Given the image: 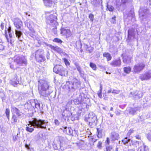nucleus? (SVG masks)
<instances>
[{
  "label": "nucleus",
  "mask_w": 151,
  "mask_h": 151,
  "mask_svg": "<svg viewBox=\"0 0 151 151\" xmlns=\"http://www.w3.org/2000/svg\"><path fill=\"white\" fill-rule=\"evenodd\" d=\"M87 119L89 124L94 123L97 121L96 117L95 116V114L92 112L88 114Z\"/></svg>",
  "instance_id": "obj_10"
},
{
  "label": "nucleus",
  "mask_w": 151,
  "mask_h": 151,
  "mask_svg": "<svg viewBox=\"0 0 151 151\" xmlns=\"http://www.w3.org/2000/svg\"><path fill=\"white\" fill-rule=\"evenodd\" d=\"M131 94L134 98L139 99L142 97V92L140 91H136L134 93L131 92Z\"/></svg>",
  "instance_id": "obj_12"
},
{
  "label": "nucleus",
  "mask_w": 151,
  "mask_h": 151,
  "mask_svg": "<svg viewBox=\"0 0 151 151\" xmlns=\"http://www.w3.org/2000/svg\"><path fill=\"white\" fill-rule=\"evenodd\" d=\"M78 72L81 76H83V75L84 72L82 70H80Z\"/></svg>",
  "instance_id": "obj_56"
},
{
  "label": "nucleus",
  "mask_w": 151,
  "mask_h": 151,
  "mask_svg": "<svg viewBox=\"0 0 151 151\" xmlns=\"http://www.w3.org/2000/svg\"><path fill=\"white\" fill-rule=\"evenodd\" d=\"M63 31L67 36L68 37L70 35L71 32L69 29H65Z\"/></svg>",
  "instance_id": "obj_35"
},
{
  "label": "nucleus",
  "mask_w": 151,
  "mask_h": 151,
  "mask_svg": "<svg viewBox=\"0 0 151 151\" xmlns=\"http://www.w3.org/2000/svg\"><path fill=\"white\" fill-rule=\"evenodd\" d=\"M10 110L8 109H6L5 111L6 115L9 120V119Z\"/></svg>",
  "instance_id": "obj_37"
},
{
  "label": "nucleus",
  "mask_w": 151,
  "mask_h": 151,
  "mask_svg": "<svg viewBox=\"0 0 151 151\" xmlns=\"http://www.w3.org/2000/svg\"><path fill=\"white\" fill-rule=\"evenodd\" d=\"M121 111L119 110H117L115 111V114L116 115H119L121 114Z\"/></svg>",
  "instance_id": "obj_48"
},
{
  "label": "nucleus",
  "mask_w": 151,
  "mask_h": 151,
  "mask_svg": "<svg viewBox=\"0 0 151 151\" xmlns=\"http://www.w3.org/2000/svg\"><path fill=\"white\" fill-rule=\"evenodd\" d=\"M59 73V74L62 76H66L68 74L67 70L63 66L62 68L61 69Z\"/></svg>",
  "instance_id": "obj_23"
},
{
  "label": "nucleus",
  "mask_w": 151,
  "mask_h": 151,
  "mask_svg": "<svg viewBox=\"0 0 151 151\" xmlns=\"http://www.w3.org/2000/svg\"><path fill=\"white\" fill-rule=\"evenodd\" d=\"M120 91L119 90H113L112 91V93L115 94H118L120 92Z\"/></svg>",
  "instance_id": "obj_47"
},
{
  "label": "nucleus",
  "mask_w": 151,
  "mask_h": 151,
  "mask_svg": "<svg viewBox=\"0 0 151 151\" xmlns=\"http://www.w3.org/2000/svg\"><path fill=\"white\" fill-rule=\"evenodd\" d=\"M2 44V40L0 39V50H3L4 49V46Z\"/></svg>",
  "instance_id": "obj_43"
},
{
  "label": "nucleus",
  "mask_w": 151,
  "mask_h": 151,
  "mask_svg": "<svg viewBox=\"0 0 151 151\" xmlns=\"http://www.w3.org/2000/svg\"><path fill=\"white\" fill-rule=\"evenodd\" d=\"M63 132H66L68 134H70L72 133V130L70 128L65 127H64Z\"/></svg>",
  "instance_id": "obj_26"
},
{
  "label": "nucleus",
  "mask_w": 151,
  "mask_h": 151,
  "mask_svg": "<svg viewBox=\"0 0 151 151\" xmlns=\"http://www.w3.org/2000/svg\"><path fill=\"white\" fill-rule=\"evenodd\" d=\"M115 16H114L111 19V22L113 23H114L115 22Z\"/></svg>",
  "instance_id": "obj_52"
},
{
  "label": "nucleus",
  "mask_w": 151,
  "mask_h": 151,
  "mask_svg": "<svg viewBox=\"0 0 151 151\" xmlns=\"http://www.w3.org/2000/svg\"><path fill=\"white\" fill-rule=\"evenodd\" d=\"M39 82L40 83L38 86L39 92L48 90L49 86L46 83L42 81H39Z\"/></svg>",
  "instance_id": "obj_7"
},
{
  "label": "nucleus",
  "mask_w": 151,
  "mask_h": 151,
  "mask_svg": "<svg viewBox=\"0 0 151 151\" xmlns=\"http://www.w3.org/2000/svg\"><path fill=\"white\" fill-rule=\"evenodd\" d=\"M135 144L136 147H137V145H140L139 148V151H149L148 147L145 145L142 142L136 141L135 142Z\"/></svg>",
  "instance_id": "obj_8"
},
{
  "label": "nucleus",
  "mask_w": 151,
  "mask_h": 151,
  "mask_svg": "<svg viewBox=\"0 0 151 151\" xmlns=\"http://www.w3.org/2000/svg\"><path fill=\"white\" fill-rule=\"evenodd\" d=\"M103 56L106 58L108 61L110 60L111 59V57L110 54L108 53H104L103 54Z\"/></svg>",
  "instance_id": "obj_28"
},
{
  "label": "nucleus",
  "mask_w": 151,
  "mask_h": 151,
  "mask_svg": "<svg viewBox=\"0 0 151 151\" xmlns=\"http://www.w3.org/2000/svg\"><path fill=\"white\" fill-rule=\"evenodd\" d=\"M54 42H55L61 44L62 42V41L60 39L58 38H55L53 40Z\"/></svg>",
  "instance_id": "obj_39"
},
{
  "label": "nucleus",
  "mask_w": 151,
  "mask_h": 151,
  "mask_svg": "<svg viewBox=\"0 0 151 151\" xmlns=\"http://www.w3.org/2000/svg\"><path fill=\"white\" fill-rule=\"evenodd\" d=\"M13 139L14 141H15L17 140V137L16 135L13 136Z\"/></svg>",
  "instance_id": "obj_60"
},
{
  "label": "nucleus",
  "mask_w": 151,
  "mask_h": 151,
  "mask_svg": "<svg viewBox=\"0 0 151 151\" xmlns=\"http://www.w3.org/2000/svg\"><path fill=\"white\" fill-rule=\"evenodd\" d=\"M139 78L142 81H145L150 79L151 78V71H149L144 73L140 74Z\"/></svg>",
  "instance_id": "obj_9"
},
{
  "label": "nucleus",
  "mask_w": 151,
  "mask_h": 151,
  "mask_svg": "<svg viewBox=\"0 0 151 151\" xmlns=\"http://www.w3.org/2000/svg\"><path fill=\"white\" fill-rule=\"evenodd\" d=\"M97 131L98 137L99 138H101L103 136V129L101 128H97Z\"/></svg>",
  "instance_id": "obj_24"
},
{
  "label": "nucleus",
  "mask_w": 151,
  "mask_h": 151,
  "mask_svg": "<svg viewBox=\"0 0 151 151\" xmlns=\"http://www.w3.org/2000/svg\"><path fill=\"white\" fill-rule=\"evenodd\" d=\"M27 26L32 33H35V31L33 29L34 27V24L32 21H30L29 22H27Z\"/></svg>",
  "instance_id": "obj_14"
},
{
  "label": "nucleus",
  "mask_w": 151,
  "mask_h": 151,
  "mask_svg": "<svg viewBox=\"0 0 151 151\" xmlns=\"http://www.w3.org/2000/svg\"><path fill=\"white\" fill-rule=\"evenodd\" d=\"M15 34L16 37L18 38V40L21 41L22 39V33L19 30H15Z\"/></svg>",
  "instance_id": "obj_18"
},
{
  "label": "nucleus",
  "mask_w": 151,
  "mask_h": 151,
  "mask_svg": "<svg viewBox=\"0 0 151 151\" xmlns=\"http://www.w3.org/2000/svg\"><path fill=\"white\" fill-rule=\"evenodd\" d=\"M123 62H124V63H129V62L127 61V59L126 57H123Z\"/></svg>",
  "instance_id": "obj_50"
},
{
  "label": "nucleus",
  "mask_w": 151,
  "mask_h": 151,
  "mask_svg": "<svg viewBox=\"0 0 151 151\" xmlns=\"http://www.w3.org/2000/svg\"><path fill=\"white\" fill-rule=\"evenodd\" d=\"M85 48L87 51H88L89 53H91L93 51V48L91 47H89L87 45H85Z\"/></svg>",
  "instance_id": "obj_33"
},
{
  "label": "nucleus",
  "mask_w": 151,
  "mask_h": 151,
  "mask_svg": "<svg viewBox=\"0 0 151 151\" xmlns=\"http://www.w3.org/2000/svg\"><path fill=\"white\" fill-rule=\"evenodd\" d=\"M16 81H15L14 80H11L10 81V83L14 86H15L18 84L19 83V81L16 78Z\"/></svg>",
  "instance_id": "obj_30"
},
{
  "label": "nucleus",
  "mask_w": 151,
  "mask_h": 151,
  "mask_svg": "<svg viewBox=\"0 0 151 151\" xmlns=\"http://www.w3.org/2000/svg\"><path fill=\"white\" fill-rule=\"evenodd\" d=\"M41 97H47L50 95L49 92L48 91V90H45L44 91L39 92Z\"/></svg>",
  "instance_id": "obj_22"
},
{
  "label": "nucleus",
  "mask_w": 151,
  "mask_h": 151,
  "mask_svg": "<svg viewBox=\"0 0 151 151\" xmlns=\"http://www.w3.org/2000/svg\"><path fill=\"white\" fill-rule=\"evenodd\" d=\"M138 110V109L137 108H131L129 110V112L130 114L134 115Z\"/></svg>",
  "instance_id": "obj_27"
},
{
  "label": "nucleus",
  "mask_w": 151,
  "mask_h": 151,
  "mask_svg": "<svg viewBox=\"0 0 151 151\" xmlns=\"http://www.w3.org/2000/svg\"><path fill=\"white\" fill-rule=\"evenodd\" d=\"M9 62L10 68L13 69H15L14 63H16V65L19 66H23L27 64V60L24 58L18 55L15 56L13 58H10Z\"/></svg>",
  "instance_id": "obj_1"
},
{
  "label": "nucleus",
  "mask_w": 151,
  "mask_h": 151,
  "mask_svg": "<svg viewBox=\"0 0 151 151\" xmlns=\"http://www.w3.org/2000/svg\"><path fill=\"white\" fill-rule=\"evenodd\" d=\"M17 120L18 119L16 116L15 115H13L12 119V123L15 124L17 122Z\"/></svg>",
  "instance_id": "obj_32"
},
{
  "label": "nucleus",
  "mask_w": 151,
  "mask_h": 151,
  "mask_svg": "<svg viewBox=\"0 0 151 151\" xmlns=\"http://www.w3.org/2000/svg\"><path fill=\"white\" fill-rule=\"evenodd\" d=\"M7 30L8 32L9 37L10 38H11L12 37V35L11 31V27H9V28L7 29Z\"/></svg>",
  "instance_id": "obj_44"
},
{
  "label": "nucleus",
  "mask_w": 151,
  "mask_h": 151,
  "mask_svg": "<svg viewBox=\"0 0 151 151\" xmlns=\"http://www.w3.org/2000/svg\"><path fill=\"white\" fill-rule=\"evenodd\" d=\"M63 145L62 143H60V148L62 150H63L64 149H66L65 147H63Z\"/></svg>",
  "instance_id": "obj_54"
},
{
  "label": "nucleus",
  "mask_w": 151,
  "mask_h": 151,
  "mask_svg": "<svg viewBox=\"0 0 151 151\" xmlns=\"http://www.w3.org/2000/svg\"><path fill=\"white\" fill-rule=\"evenodd\" d=\"M55 123L56 125H58L60 124V122L57 119H55Z\"/></svg>",
  "instance_id": "obj_55"
},
{
  "label": "nucleus",
  "mask_w": 151,
  "mask_h": 151,
  "mask_svg": "<svg viewBox=\"0 0 151 151\" xmlns=\"http://www.w3.org/2000/svg\"><path fill=\"white\" fill-rule=\"evenodd\" d=\"M106 143L108 145H109L110 142V139L109 138H107L106 141Z\"/></svg>",
  "instance_id": "obj_61"
},
{
  "label": "nucleus",
  "mask_w": 151,
  "mask_h": 151,
  "mask_svg": "<svg viewBox=\"0 0 151 151\" xmlns=\"http://www.w3.org/2000/svg\"><path fill=\"white\" fill-rule=\"evenodd\" d=\"M112 66L119 67L121 65V61L120 59L113 60L110 63Z\"/></svg>",
  "instance_id": "obj_15"
},
{
  "label": "nucleus",
  "mask_w": 151,
  "mask_h": 151,
  "mask_svg": "<svg viewBox=\"0 0 151 151\" xmlns=\"http://www.w3.org/2000/svg\"><path fill=\"white\" fill-rule=\"evenodd\" d=\"M134 132V130L132 129H131L129 130L128 132L127 133V136H130V135Z\"/></svg>",
  "instance_id": "obj_45"
},
{
  "label": "nucleus",
  "mask_w": 151,
  "mask_h": 151,
  "mask_svg": "<svg viewBox=\"0 0 151 151\" xmlns=\"http://www.w3.org/2000/svg\"><path fill=\"white\" fill-rule=\"evenodd\" d=\"M147 137L149 141H151V133L148 134Z\"/></svg>",
  "instance_id": "obj_51"
},
{
  "label": "nucleus",
  "mask_w": 151,
  "mask_h": 151,
  "mask_svg": "<svg viewBox=\"0 0 151 151\" xmlns=\"http://www.w3.org/2000/svg\"><path fill=\"white\" fill-rule=\"evenodd\" d=\"M45 5L48 7H50L54 3V0H43Z\"/></svg>",
  "instance_id": "obj_16"
},
{
  "label": "nucleus",
  "mask_w": 151,
  "mask_h": 151,
  "mask_svg": "<svg viewBox=\"0 0 151 151\" xmlns=\"http://www.w3.org/2000/svg\"><path fill=\"white\" fill-rule=\"evenodd\" d=\"M89 18L91 21L93 22L94 19V16L92 14H91L89 15Z\"/></svg>",
  "instance_id": "obj_42"
},
{
  "label": "nucleus",
  "mask_w": 151,
  "mask_h": 151,
  "mask_svg": "<svg viewBox=\"0 0 151 151\" xmlns=\"http://www.w3.org/2000/svg\"><path fill=\"white\" fill-rule=\"evenodd\" d=\"M145 14V13H142V10L140 9L139 11V16L140 19L142 21H144L145 19H146Z\"/></svg>",
  "instance_id": "obj_25"
},
{
  "label": "nucleus",
  "mask_w": 151,
  "mask_h": 151,
  "mask_svg": "<svg viewBox=\"0 0 151 151\" xmlns=\"http://www.w3.org/2000/svg\"><path fill=\"white\" fill-rule=\"evenodd\" d=\"M123 69L124 73L127 74H129L131 71V68L130 67L128 66L124 67Z\"/></svg>",
  "instance_id": "obj_29"
},
{
  "label": "nucleus",
  "mask_w": 151,
  "mask_h": 151,
  "mask_svg": "<svg viewBox=\"0 0 151 151\" xmlns=\"http://www.w3.org/2000/svg\"><path fill=\"white\" fill-rule=\"evenodd\" d=\"M107 9H108L110 11H111V12L113 11L114 9V8L113 7V6H112L111 5H108V4L107 5Z\"/></svg>",
  "instance_id": "obj_40"
},
{
  "label": "nucleus",
  "mask_w": 151,
  "mask_h": 151,
  "mask_svg": "<svg viewBox=\"0 0 151 151\" xmlns=\"http://www.w3.org/2000/svg\"><path fill=\"white\" fill-rule=\"evenodd\" d=\"M86 99L85 98H82L81 100H77V99H75L73 101L76 104H86Z\"/></svg>",
  "instance_id": "obj_20"
},
{
  "label": "nucleus",
  "mask_w": 151,
  "mask_h": 151,
  "mask_svg": "<svg viewBox=\"0 0 151 151\" xmlns=\"http://www.w3.org/2000/svg\"><path fill=\"white\" fill-rule=\"evenodd\" d=\"M4 27V24L3 23H1L0 27V28L1 29H3Z\"/></svg>",
  "instance_id": "obj_58"
},
{
  "label": "nucleus",
  "mask_w": 151,
  "mask_h": 151,
  "mask_svg": "<svg viewBox=\"0 0 151 151\" xmlns=\"http://www.w3.org/2000/svg\"><path fill=\"white\" fill-rule=\"evenodd\" d=\"M111 148L110 147H106V151H111Z\"/></svg>",
  "instance_id": "obj_62"
},
{
  "label": "nucleus",
  "mask_w": 151,
  "mask_h": 151,
  "mask_svg": "<svg viewBox=\"0 0 151 151\" xmlns=\"http://www.w3.org/2000/svg\"><path fill=\"white\" fill-rule=\"evenodd\" d=\"M110 137L111 140L113 141L118 140L119 138V134L115 132H112L111 133Z\"/></svg>",
  "instance_id": "obj_13"
},
{
  "label": "nucleus",
  "mask_w": 151,
  "mask_h": 151,
  "mask_svg": "<svg viewBox=\"0 0 151 151\" xmlns=\"http://www.w3.org/2000/svg\"><path fill=\"white\" fill-rule=\"evenodd\" d=\"M29 123V124L32 125L34 128L45 129L47 122L44 120L33 118Z\"/></svg>",
  "instance_id": "obj_3"
},
{
  "label": "nucleus",
  "mask_w": 151,
  "mask_h": 151,
  "mask_svg": "<svg viewBox=\"0 0 151 151\" xmlns=\"http://www.w3.org/2000/svg\"><path fill=\"white\" fill-rule=\"evenodd\" d=\"M102 142L101 141L99 142L97 146L98 147L99 149H100L101 147Z\"/></svg>",
  "instance_id": "obj_53"
},
{
  "label": "nucleus",
  "mask_w": 151,
  "mask_h": 151,
  "mask_svg": "<svg viewBox=\"0 0 151 151\" xmlns=\"http://www.w3.org/2000/svg\"><path fill=\"white\" fill-rule=\"evenodd\" d=\"M90 66L94 70H96V65L94 63H90Z\"/></svg>",
  "instance_id": "obj_38"
},
{
  "label": "nucleus",
  "mask_w": 151,
  "mask_h": 151,
  "mask_svg": "<svg viewBox=\"0 0 151 151\" xmlns=\"http://www.w3.org/2000/svg\"><path fill=\"white\" fill-rule=\"evenodd\" d=\"M46 57L47 59H50V53L48 51L47 52V53L46 55Z\"/></svg>",
  "instance_id": "obj_59"
},
{
  "label": "nucleus",
  "mask_w": 151,
  "mask_h": 151,
  "mask_svg": "<svg viewBox=\"0 0 151 151\" xmlns=\"http://www.w3.org/2000/svg\"><path fill=\"white\" fill-rule=\"evenodd\" d=\"M130 140V139H128L127 137H125L124 139L122 140V142L124 145L127 144Z\"/></svg>",
  "instance_id": "obj_36"
},
{
  "label": "nucleus",
  "mask_w": 151,
  "mask_h": 151,
  "mask_svg": "<svg viewBox=\"0 0 151 151\" xmlns=\"http://www.w3.org/2000/svg\"><path fill=\"white\" fill-rule=\"evenodd\" d=\"M145 67L143 63H139L136 64L133 67L132 72L135 73H138L142 71Z\"/></svg>",
  "instance_id": "obj_6"
},
{
  "label": "nucleus",
  "mask_w": 151,
  "mask_h": 151,
  "mask_svg": "<svg viewBox=\"0 0 151 151\" xmlns=\"http://www.w3.org/2000/svg\"><path fill=\"white\" fill-rule=\"evenodd\" d=\"M63 60L64 61V62L66 66H68L70 65V63L67 59L65 58H63Z\"/></svg>",
  "instance_id": "obj_41"
},
{
  "label": "nucleus",
  "mask_w": 151,
  "mask_h": 151,
  "mask_svg": "<svg viewBox=\"0 0 151 151\" xmlns=\"http://www.w3.org/2000/svg\"><path fill=\"white\" fill-rule=\"evenodd\" d=\"M36 103H36L35 107L37 108H39L40 105V103H39L38 101L37 100H36Z\"/></svg>",
  "instance_id": "obj_46"
},
{
  "label": "nucleus",
  "mask_w": 151,
  "mask_h": 151,
  "mask_svg": "<svg viewBox=\"0 0 151 151\" xmlns=\"http://www.w3.org/2000/svg\"><path fill=\"white\" fill-rule=\"evenodd\" d=\"M36 103V101L35 100H31L30 101L29 103H28V104L29 105H31L32 107L34 108Z\"/></svg>",
  "instance_id": "obj_31"
},
{
  "label": "nucleus",
  "mask_w": 151,
  "mask_h": 151,
  "mask_svg": "<svg viewBox=\"0 0 151 151\" xmlns=\"http://www.w3.org/2000/svg\"><path fill=\"white\" fill-rule=\"evenodd\" d=\"M128 0H121L123 4H124L126 3Z\"/></svg>",
  "instance_id": "obj_64"
},
{
  "label": "nucleus",
  "mask_w": 151,
  "mask_h": 151,
  "mask_svg": "<svg viewBox=\"0 0 151 151\" xmlns=\"http://www.w3.org/2000/svg\"><path fill=\"white\" fill-rule=\"evenodd\" d=\"M102 91H99L98 92L97 94L98 96L100 98H102Z\"/></svg>",
  "instance_id": "obj_49"
},
{
  "label": "nucleus",
  "mask_w": 151,
  "mask_h": 151,
  "mask_svg": "<svg viewBox=\"0 0 151 151\" xmlns=\"http://www.w3.org/2000/svg\"><path fill=\"white\" fill-rule=\"evenodd\" d=\"M12 111L13 113H15L19 117L21 116L23 114L16 107H12Z\"/></svg>",
  "instance_id": "obj_17"
},
{
  "label": "nucleus",
  "mask_w": 151,
  "mask_h": 151,
  "mask_svg": "<svg viewBox=\"0 0 151 151\" xmlns=\"http://www.w3.org/2000/svg\"><path fill=\"white\" fill-rule=\"evenodd\" d=\"M44 51L42 49L37 50L35 52V58L38 62H42L45 61V59L43 55Z\"/></svg>",
  "instance_id": "obj_5"
},
{
  "label": "nucleus",
  "mask_w": 151,
  "mask_h": 151,
  "mask_svg": "<svg viewBox=\"0 0 151 151\" xmlns=\"http://www.w3.org/2000/svg\"><path fill=\"white\" fill-rule=\"evenodd\" d=\"M131 30L130 29H129L128 30V36L131 35H132V32H131Z\"/></svg>",
  "instance_id": "obj_63"
},
{
  "label": "nucleus",
  "mask_w": 151,
  "mask_h": 151,
  "mask_svg": "<svg viewBox=\"0 0 151 151\" xmlns=\"http://www.w3.org/2000/svg\"><path fill=\"white\" fill-rule=\"evenodd\" d=\"M135 137H136V138L137 139H141V137L139 135V134H138V135H136L135 136Z\"/></svg>",
  "instance_id": "obj_57"
},
{
  "label": "nucleus",
  "mask_w": 151,
  "mask_h": 151,
  "mask_svg": "<svg viewBox=\"0 0 151 151\" xmlns=\"http://www.w3.org/2000/svg\"><path fill=\"white\" fill-rule=\"evenodd\" d=\"M45 14L47 16V22L50 25L53 26V24H57L56 22L57 14L55 13H53L52 12H46Z\"/></svg>",
  "instance_id": "obj_4"
},
{
  "label": "nucleus",
  "mask_w": 151,
  "mask_h": 151,
  "mask_svg": "<svg viewBox=\"0 0 151 151\" xmlns=\"http://www.w3.org/2000/svg\"><path fill=\"white\" fill-rule=\"evenodd\" d=\"M46 45L47 46H48L50 48L51 50H53L54 51H56L60 54H61V53H62L63 54L67 55L65 53L63 52L62 49L60 47H59L58 46H54L50 44H46Z\"/></svg>",
  "instance_id": "obj_11"
},
{
  "label": "nucleus",
  "mask_w": 151,
  "mask_h": 151,
  "mask_svg": "<svg viewBox=\"0 0 151 151\" xmlns=\"http://www.w3.org/2000/svg\"><path fill=\"white\" fill-rule=\"evenodd\" d=\"M22 25V22L19 19H18L14 22V25L17 29H20Z\"/></svg>",
  "instance_id": "obj_19"
},
{
  "label": "nucleus",
  "mask_w": 151,
  "mask_h": 151,
  "mask_svg": "<svg viewBox=\"0 0 151 151\" xmlns=\"http://www.w3.org/2000/svg\"><path fill=\"white\" fill-rule=\"evenodd\" d=\"M32 126L31 125L30 127H26V130L27 131L29 132H32L34 130V127H32Z\"/></svg>",
  "instance_id": "obj_34"
},
{
  "label": "nucleus",
  "mask_w": 151,
  "mask_h": 151,
  "mask_svg": "<svg viewBox=\"0 0 151 151\" xmlns=\"http://www.w3.org/2000/svg\"><path fill=\"white\" fill-rule=\"evenodd\" d=\"M80 86V82L76 78H73L70 83V81L67 82L66 84V86H67V89L69 93L74 92Z\"/></svg>",
  "instance_id": "obj_2"
},
{
  "label": "nucleus",
  "mask_w": 151,
  "mask_h": 151,
  "mask_svg": "<svg viewBox=\"0 0 151 151\" xmlns=\"http://www.w3.org/2000/svg\"><path fill=\"white\" fill-rule=\"evenodd\" d=\"M62 68V66L60 65H56L53 68V71L56 73L59 74L61 69Z\"/></svg>",
  "instance_id": "obj_21"
}]
</instances>
